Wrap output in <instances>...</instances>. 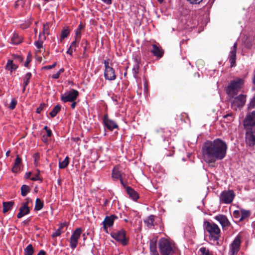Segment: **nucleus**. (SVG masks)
Wrapping results in <instances>:
<instances>
[{"mask_svg": "<svg viewBox=\"0 0 255 255\" xmlns=\"http://www.w3.org/2000/svg\"><path fill=\"white\" fill-rule=\"evenodd\" d=\"M227 148L226 143L220 138L207 141L202 147L205 161L208 163H214L217 160L223 159L226 156Z\"/></svg>", "mask_w": 255, "mask_h": 255, "instance_id": "1", "label": "nucleus"}, {"mask_svg": "<svg viewBox=\"0 0 255 255\" xmlns=\"http://www.w3.org/2000/svg\"><path fill=\"white\" fill-rule=\"evenodd\" d=\"M205 229L210 235L209 239L214 244L219 245V240L220 237V229L218 226L214 223H210L205 221L204 222Z\"/></svg>", "mask_w": 255, "mask_h": 255, "instance_id": "2", "label": "nucleus"}, {"mask_svg": "<svg viewBox=\"0 0 255 255\" xmlns=\"http://www.w3.org/2000/svg\"><path fill=\"white\" fill-rule=\"evenodd\" d=\"M245 83V81L243 78H236L233 80L231 81L230 83L226 88L225 91L226 94L231 98L237 95L241 90Z\"/></svg>", "mask_w": 255, "mask_h": 255, "instance_id": "3", "label": "nucleus"}, {"mask_svg": "<svg viewBox=\"0 0 255 255\" xmlns=\"http://www.w3.org/2000/svg\"><path fill=\"white\" fill-rule=\"evenodd\" d=\"M245 119L244 120V126L246 130L245 141L250 146L255 145V129Z\"/></svg>", "mask_w": 255, "mask_h": 255, "instance_id": "4", "label": "nucleus"}, {"mask_svg": "<svg viewBox=\"0 0 255 255\" xmlns=\"http://www.w3.org/2000/svg\"><path fill=\"white\" fill-rule=\"evenodd\" d=\"M158 248L162 255H172L174 253L173 245L164 238L160 239L158 241Z\"/></svg>", "mask_w": 255, "mask_h": 255, "instance_id": "5", "label": "nucleus"}, {"mask_svg": "<svg viewBox=\"0 0 255 255\" xmlns=\"http://www.w3.org/2000/svg\"><path fill=\"white\" fill-rule=\"evenodd\" d=\"M111 235L113 239L121 243L123 246H126L128 244V239L126 237V232L123 229L111 233Z\"/></svg>", "mask_w": 255, "mask_h": 255, "instance_id": "6", "label": "nucleus"}, {"mask_svg": "<svg viewBox=\"0 0 255 255\" xmlns=\"http://www.w3.org/2000/svg\"><path fill=\"white\" fill-rule=\"evenodd\" d=\"M79 95L78 91L75 89H71L66 92L61 96V100L64 103L73 102L75 101Z\"/></svg>", "mask_w": 255, "mask_h": 255, "instance_id": "7", "label": "nucleus"}, {"mask_svg": "<svg viewBox=\"0 0 255 255\" xmlns=\"http://www.w3.org/2000/svg\"><path fill=\"white\" fill-rule=\"evenodd\" d=\"M246 102V95L240 94L234 98L232 102V107L237 110V108L243 107Z\"/></svg>", "mask_w": 255, "mask_h": 255, "instance_id": "8", "label": "nucleus"}, {"mask_svg": "<svg viewBox=\"0 0 255 255\" xmlns=\"http://www.w3.org/2000/svg\"><path fill=\"white\" fill-rule=\"evenodd\" d=\"M235 196L232 190L224 191L220 195V202L225 204H230L233 201Z\"/></svg>", "mask_w": 255, "mask_h": 255, "instance_id": "9", "label": "nucleus"}, {"mask_svg": "<svg viewBox=\"0 0 255 255\" xmlns=\"http://www.w3.org/2000/svg\"><path fill=\"white\" fill-rule=\"evenodd\" d=\"M82 231V229L79 228L76 229L72 234L70 240V246L71 249H74L77 247Z\"/></svg>", "mask_w": 255, "mask_h": 255, "instance_id": "10", "label": "nucleus"}, {"mask_svg": "<svg viewBox=\"0 0 255 255\" xmlns=\"http://www.w3.org/2000/svg\"><path fill=\"white\" fill-rule=\"evenodd\" d=\"M241 244V237L237 236L230 246V255H235L238 254L240 249Z\"/></svg>", "mask_w": 255, "mask_h": 255, "instance_id": "11", "label": "nucleus"}, {"mask_svg": "<svg viewBox=\"0 0 255 255\" xmlns=\"http://www.w3.org/2000/svg\"><path fill=\"white\" fill-rule=\"evenodd\" d=\"M103 123L105 126L111 131H112L115 128H118V125L113 120L109 119L107 114L105 115L103 117Z\"/></svg>", "mask_w": 255, "mask_h": 255, "instance_id": "12", "label": "nucleus"}, {"mask_svg": "<svg viewBox=\"0 0 255 255\" xmlns=\"http://www.w3.org/2000/svg\"><path fill=\"white\" fill-rule=\"evenodd\" d=\"M116 219H117V217L114 215H112L110 216H106L105 219L102 222L104 230L107 232L108 227H112L114 224V221Z\"/></svg>", "mask_w": 255, "mask_h": 255, "instance_id": "13", "label": "nucleus"}, {"mask_svg": "<svg viewBox=\"0 0 255 255\" xmlns=\"http://www.w3.org/2000/svg\"><path fill=\"white\" fill-rule=\"evenodd\" d=\"M237 43L235 42L231 48L230 54L229 56V62L231 63V67H233L236 65V52H237Z\"/></svg>", "mask_w": 255, "mask_h": 255, "instance_id": "14", "label": "nucleus"}, {"mask_svg": "<svg viewBox=\"0 0 255 255\" xmlns=\"http://www.w3.org/2000/svg\"><path fill=\"white\" fill-rule=\"evenodd\" d=\"M151 52L154 56L158 58H161L164 54V51L161 48L156 44L152 45V48L150 50Z\"/></svg>", "mask_w": 255, "mask_h": 255, "instance_id": "15", "label": "nucleus"}, {"mask_svg": "<svg viewBox=\"0 0 255 255\" xmlns=\"http://www.w3.org/2000/svg\"><path fill=\"white\" fill-rule=\"evenodd\" d=\"M214 219L220 223L223 228L229 227L230 225V222L225 215L220 214L216 216Z\"/></svg>", "mask_w": 255, "mask_h": 255, "instance_id": "16", "label": "nucleus"}, {"mask_svg": "<svg viewBox=\"0 0 255 255\" xmlns=\"http://www.w3.org/2000/svg\"><path fill=\"white\" fill-rule=\"evenodd\" d=\"M104 76L106 79L108 80H114L116 78L114 69L111 68H108L105 69Z\"/></svg>", "mask_w": 255, "mask_h": 255, "instance_id": "17", "label": "nucleus"}, {"mask_svg": "<svg viewBox=\"0 0 255 255\" xmlns=\"http://www.w3.org/2000/svg\"><path fill=\"white\" fill-rule=\"evenodd\" d=\"M134 59V65L132 68V73L134 77L135 78L138 73V70L139 68V64L140 63V59L138 56H135L133 58Z\"/></svg>", "mask_w": 255, "mask_h": 255, "instance_id": "18", "label": "nucleus"}, {"mask_svg": "<svg viewBox=\"0 0 255 255\" xmlns=\"http://www.w3.org/2000/svg\"><path fill=\"white\" fill-rule=\"evenodd\" d=\"M245 119L248 121V123L255 129V111L248 114Z\"/></svg>", "mask_w": 255, "mask_h": 255, "instance_id": "19", "label": "nucleus"}, {"mask_svg": "<svg viewBox=\"0 0 255 255\" xmlns=\"http://www.w3.org/2000/svg\"><path fill=\"white\" fill-rule=\"evenodd\" d=\"M19 210V212L17 215L18 218H22L23 216L28 214L30 212L29 207L25 205H21Z\"/></svg>", "mask_w": 255, "mask_h": 255, "instance_id": "20", "label": "nucleus"}, {"mask_svg": "<svg viewBox=\"0 0 255 255\" xmlns=\"http://www.w3.org/2000/svg\"><path fill=\"white\" fill-rule=\"evenodd\" d=\"M127 192L129 197L133 200L136 201L139 198V195L137 193L130 187H127Z\"/></svg>", "mask_w": 255, "mask_h": 255, "instance_id": "21", "label": "nucleus"}, {"mask_svg": "<svg viewBox=\"0 0 255 255\" xmlns=\"http://www.w3.org/2000/svg\"><path fill=\"white\" fill-rule=\"evenodd\" d=\"M21 158L19 157V156L18 155H17L16 158L15 159L14 164L12 168V171L13 172L16 173L20 170V164L21 163Z\"/></svg>", "mask_w": 255, "mask_h": 255, "instance_id": "22", "label": "nucleus"}, {"mask_svg": "<svg viewBox=\"0 0 255 255\" xmlns=\"http://www.w3.org/2000/svg\"><path fill=\"white\" fill-rule=\"evenodd\" d=\"M18 66L13 63L12 60L8 59L5 65V69L11 72L17 68Z\"/></svg>", "mask_w": 255, "mask_h": 255, "instance_id": "23", "label": "nucleus"}, {"mask_svg": "<svg viewBox=\"0 0 255 255\" xmlns=\"http://www.w3.org/2000/svg\"><path fill=\"white\" fill-rule=\"evenodd\" d=\"M149 248L151 254L152 255H159V254L156 250V241L151 240L149 244Z\"/></svg>", "mask_w": 255, "mask_h": 255, "instance_id": "24", "label": "nucleus"}, {"mask_svg": "<svg viewBox=\"0 0 255 255\" xmlns=\"http://www.w3.org/2000/svg\"><path fill=\"white\" fill-rule=\"evenodd\" d=\"M14 202L12 201L3 202V212L5 213L9 211L12 207Z\"/></svg>", "mask_w": 255, "mask_h": 255, "instance_id": "25", "label": "nucleus"}, {"mask_svg": "<svg viewBox=\"0 0 255 255\" xmlns=\"http://www.w3.org/2000/svg\"><path fill=\"white\" fill-rule=\"evenodd\" d=\"M251 215V212L249 210L245 209L241 210V217L239 219L240 221L244 220L248 218Z\"/></svg>", "mask_w": 255, "mask_h": 255, "instance_id": "26", "label": "nucleus"}, {"mask_svg": "<svg viewBox=\"0 0 255 255\" xmlns=\"http://www.w3.org/2000/svg\"><path fill=\"white\" fill-rule=\"evenodd\" d=\"M112 177L117 179L122 178V175L118 167L116 166L113 168L112 171Z\"/></svg>", "mask_w": 255, "mask_h": 255, "instance_id": "27", "label": "nucleus"}, {"mask_svg": "<svg viewBox=\"0 0 255 255\" xmlns=\"http://www.w3.org/2000/svg\"><path fill=\"white\" fill-rule=\"evenodd\" d=\"M154 221V216L153 215H150L144 220V223L148 228H151L153 226Z\"/></svg>", "mask_w": 255, "mask_h": 255, "instance_id": "28", "label": "nucleus"}, {"mask_svg": "<svg viewBox=\"0 0 255 255\" xmlns=\"http://www.w3.org/2000/svg\"><path fill=\"white\" fill-rule=\"evenodd\" d=\"M11 42L13 44H18L22 41L21 38L16 33H14L11 39Z\"/></svg>", "mask_w": 255, "mask_h": 255, "instance_id": "29", "label": "nucleus"}, {"mask_svg": "<svg viewBox=\"0 0 255 255\" xmlns=\"http://www.w3.org/2000/svg\"><path fill=\"white\" fill-rule=\"evenodd\" d=\"M200 255H215L214 253L210 251L209 249L205 247H202L199 250Z\"/></svg>", "mask_w": 255, "mask_h": 255, "instance_id": "30", "label": "nucleus"}, {"mask_svg": "<svg viewBox=\"0 0 255 255\" xmlns=\"http://www.w3.org/2000/svg\"><path fill=\"white\" fill-rule=\"evenodd\" d=\"M34 253V250L32 245H28L24 250V255H33Z\"/></svg>", "mask_w": 255, "mask_h": 255, "instance_id": "31", "label": "nucleus"}, {"mask_svg": "<svg viewBox=\"0 0 255 255\" xmlns=\"http://www.w3.org/2000/svg\"><path fill=\"white\" fill-rule=\"evenodd\" d=\"M61 106L59 105H57L55 106L51 112L49 113L50 116L52 118H54L61 110Z\"/></svg>", "mask_w": 255, "mask_h": 255, "instance_id": "32", "label": "nucleus"}, {"mask_svg": "<svg viewBox=\"0 0 255 255\" xmlns=\"http://www.w3.org/2000/svg\"><path fill=\"white\" fill-rule=\"evenodd\" d=\"M69 162V158L68 156H66L64 160L59 162V167L60 169H64L66 168Z\"/></svg>", "mask_w": 255, "mask_h": 255, "instance_id": "33", "label": "nucleus"}, {"mask_svg": "<svg viewBox=\"0 0 255 255\" xmlns=\"http://www.w3.org/2000/svg\"><path fill=\"white\" fill-rule=\"evenodd\" d=\"M84 28V26L82 25L81 22L78 25V28L76 29L75 32V37L76 39H78V41H80L81 39V29Z\"/></svg>", "mask_w": 255, "mask_h": 255, "instance_id": "34", "label": "nucleus"}, {"mask_svg": "<svg viewBox=\"0 0 255 255\" xmlns=\"http://www.w3.org/2000/svg\"><path fill=\"white\" fill-rule=\"evenodd\" d=\"M30 191V188L28 186L23 185L21 187V194L25 197Z\"/></svg>", "mask_w": 255, "mask_h": 255, "instance_id": "35", "label": "nucleus"}, {"mask_svg": "<svg viewBox=\"0 0 255 255\" xmlns=\"http://www.w3.org/2000/svg\"><path fill=\"white\" fill-rule=\"evenodd\" d=\"M43 207V202L39 198H37L35 201V210L39 211L42 209Z\"/></svg>", "mask_w": 255, "mask_h": 255, "instance_id": "36", "label": "nucleus"}, {"mask_svg": "<svg viewBox=\"0 0 255 255\" xmlns=\"http://www.w3.org/2000/svg\"><path fill=\"white\" fill-rule=\"evenodd\" d=\"M31 77V74L30 72L27 73L23 77V84L24 87H26L29 83V80Z\"/></svg>", "mask_w": 255, "mask_h": 255, "instance_id": "37", "label": "nucleus"}, {"mask_svg": "<svg viewBox=\"0 0 255 255\" xmlns=\"http://www.w3.org/2000/svg\"><path fill=\"white\" fill-rule=\"evenodd\" d=\"M16 105L17 101L15 99L13 98L11 100L8 108H9L10 110H13L15 108Z\"/></svg>", "mask_w": 255, "mask_h": 255, "instance_id": "38", "label": "nucleus"}, {"mask_svg": "<svg viewBox=\"0 0 255 255\" xmlns=\"http://www.w3.org/2000/svg\"><path fill=\"white\" fill-rule=\"evenodd\" d=\"M69 34V31L68 29H63L61 31V39H64Z\"/></svg>", "mask_w": 255, "mask_h": 255, "instance_id": "39", "label": "nucleus"}, {"mask_svg": "<svg viewBox=\"0 0 255 255\" xmlns=\"http://www.w3.org/2000/svg\"><path fill=\"white\" fill-rule=\"evenodd\" d=\"M223 118L226 119L229 121H232L234 119V114L232 113H230L223 116Z\"/></svg>", "mask_w": 255, "mask_h": 255, "instance_id": "40", "label": "nucleus"}, {"mask_svg": "<svg viewBox=\"0 0 255 255\" xmlns=\"http://www.w3.org/2000/svg\"><path fill=\"white\" fill-rule=\"evenodd\" d=\"M30 179L32 181L40 180V182H42V179L39 177V171L38 170L34 176L30 178Z\"/></svg>", "mask_w": 255, "mask_h": 255, "instance_id": "41", "label": "nucleus"}, {"mask_svg": "<svg viewBox=\"0 0 255 255\" xmlns=\"http://www.w3.org/2000/svg\"><path fill=\"white\" fill-rule=\"evenodd\" d=\"M62 233L63 231L60 228H58L55 231L54 233H53V234L52 235V237L55 238L59 236Z\"/></svg>", "mask_w": 255, "mask_h": 255, "instance_id": "42", "label": "nucleus"}, {"mask_svg": "<svg viewBox=\"0 0 255 255\" xmlns=\"http://www.w3.org/2000/svg\"><path fill=\"white\" fill-rule=\"evenodd\" d=\"M79 42V41H78V39H76L75 37V40L71 43L70 47L74 49V50H75V48L78 46V43Z\"/></svg>", "mask_w": 255, "mask_h": 255, "instance_id": "43", "label": "nucleus"}, {"mask_svg": "<svg viewBox=\"0 0 255 255\" xmlns=\"http://www.w3.org/2000/svg\"><path fill=\"white\" fill-rule=\"evenodd\" d=\"M255 107V97L252 98L249 103V108L250 109L254 108Z\"/></svg>", "mask_w": 255, "mask_h": 255, "instance_id": "44", "label": "nucleus"}, {"mask_svg": "<svg viewBox=\"0 0 255 255\" xmlns=\"http://www.w3.org/2000/svg\"><path fill=\"white\" fill-rule=\"evenodd\" d=\"M35 46L40 49L43 47V42L41 40H38L35 42Z\"/></svg>", "mask_w": 255, "mask_h": 255, "instance_id": "45", "label": "nucleus"}, {"mask_svg": "<svg viewBox=\"0 0 255 255\" xmlns=\"http://www.w3.org/2000/svg\"><path fill=\"white\" fill-rule=\"evenodd\" d=\"M46 107V105L44 104H41L39 107H38L36 109V113L38 114H40L41 112L43 110L44 107Z\"/></svg>", "mask_w": 255, "mask_h": 255, "instance_id": "46", "label": "nucleus"}, {"mask_svg": "<svg viewBox=\"0 0 255 255\" xmlns=\"http://www.w3.org/2000/svg\"><path fill=\"white\" fill-rule=\"evenodd\" d=\"M31 60V56L30 54L27 57V59L25 62L24 63V66L27 67L28 66V64Z\"/></svg>", "mask_w": 255, "mask_h": 255, "instance_id": "47", "label": "nucleus"}, {"mask_svg": "<svg viewBox=\"0 0 255 255\" xmlns=\"http://www.w3.org/2000/svg\"><path fill=\"white\" fill-rule=\"evenodd\" d=\"M233 215L235 218H238L241 217V211L236 210L233 212Z\"/></svg>", "mask_w": 255, "mask_h": 255, "instance_id": "48", "label": "nucleus"}, {"mask_svg": "<svg viewBox=\"0 0 255 255\" xmlns=\"http://www.w3.org/2000/svg\"><path fill=\"white\" fill-rule=\"evenodd\" d=\"M192 4H199L202 0H188Z\"/></svg>", "mask_w": 255, "mask_h": 255, "instance_id": "49", "label": "nucleus"}, {"mask_svg": "<svg viewBox=\"0 0 255 255\" xmlns=\"http://www.w3.org/2000/svg\"><path fill=\"white\" fill-rule=\"evenodd\" d=\"M48 23L43 24V32L44 33H48Z\"/></svg>", "mask_w": 255, "mask_h": 255, "instance_id": "50", "label": "nucleus"}, {"mask_svg": "<svg viewBox=\"0 0 255 255\" xmlns=\"http://www.w3.org/2000/svg\"><path fill=\"white\" fill-rule=\"evenodd\" d=\"M56 65V62H55L52 65L46 66L45 67V68L46 69H51L54 68L55 67Z\"/></svg>", "mask_w": 255, "mask_h": 255, "instance_id": "51", "label": "nucleus"}, {"mask_svg": "<svg viewBox=\"0 0 255 255\" xmlns=\"http://www.w3.org/2000/svg\"><path fill=\"white\" fill-rule=\"evenodd\" d=\"M14 59L19 62H22L23 61V58L20 55L15 56Z\"/></svg>", "mask_w": 255, "mask_h": 255, "instance_id": "52", "label": "nucleus"}, {"mask_svg": "<svg viewBox=\"0 0 255 255\" xmlns=\"http://www.w3.org/2000/svg\"><path fill=\"white\" fill-rule=\"evenodd\" d=\"M104 63L105 65V69H108V68H111V67L109 66V62L108 60H104Z\"/></svg>", "mask_w": 255, "mask_h": 255, "instance_id": "53", "label": "nucleus"}, {"mask_svg": "<svg viewBox=\"0 0 255 255\" xmlns=\"http://www.w3.org/2000/svg\"><path fill=\"white\" fill-rule=\"evenodd\" d=\"M32 201L30 199L27 198L26 199H25V202H24V203H22V205H27L28 206V204H29V202H31Z\"/></svg>", "mask_w": 255, "mask_h": 255, "instance_id": "54", "label": "nucleus"}, {"mask_svg": "<svg viewBox=\"0 0 255 255\" xmlns=\"http://www.w3.org/2000/svg\"><path fill=\"white\" fill-rule=\"evenodd\" d=\"M66 226H67L66 222L61 223L60 224L59 228H60V229H61L62 230L63 228Z\"/></svg>", "mask_w": 255, "mask_h": 255, "instance_id": "55", "label": "nucleus"}, {"mask_svg": "<svg viewBox=\"0 0 255 255\" xmlns=\"http://www.w3.org/2000/svg\"><path fill=\"white\" fill-rule=\"evenodd\" d=\"M73 48H71V47H69L68 49V50L67 51V53L70 55H72V53H73Z\"/></svg>", "mask_w": 255, "mask_h": 255, "instance_id": "56", "label": "nucleus"}, {"mask_svg": "<svg viewBox=\"0 0 255 255\" xmlns=\"http://www.w3.org/2000/svg\"><path fill=\"white\" fill-rule=\"evenodd\" d=\"M60 74L57 72L52 76V78L55 79H57L59 77Z\"/></svg>", "mask_w": 255, "mask_h": 255, "instance_id": "57", "label": "nucleus"}, {"mask_svg": "<svg viewBox=\"0 0 255 255\" xmlns=\"http://www.w3.org/2000/svg\"><path fill=\"white\" fill-rule=\"evenodd\" d=\"M72 103L71 104V107L72 109H75L76 105H77V102H75V101H73V102H71Z\"/></svg>", "mask_w": 255, "mask_h": 255, "instance_id": "58", "label": "nucleus"}, {"mask_svg": "<svg viewBox=\"0 0 255 255\" xmlns=\"http://www.w3.org/2000/svg\"><path fill=\"white\" fill-rule=\"evenodd\" d=\"M46 133H47V136L49 137H51V136L52 135V134L51 129L47 130Z\"/></svg>", "mask_w": 255, "mask_h": 255, "instance_id": "59", "label": "nucleus"}, {"mask_svg": "<svg viewBox=\"0 0 255 255\" xmlns=\"http://www.w3.org/2000/svg\"><path fill=\"white\" fill-rule=\"evenodd\" d=\"M103 2L107 4H110L112 3V0H101Z\"/></svg>", "mask_w": 255, "mask_h": 255, "instance_id": "60", "label": "nucleus"}, {"mask_svg": "<svg viewBox=\"0 0 255 255\" xmlns=\"http://www.w3.org/2000/svg\"><path fill=\"white\" fill-rule=\"evenodd\" d=\"M45 254H46L45 252L42 250L39 252V253L37 254V255H45Z\"/></svg>", "mask_w": 255, "mask_h": 255, "instance_id": "61", "label": "nucleus"}, {"mask_svg": "<svg viewBox=\"0 0 255 255\" xmlns=\"http://www.w3.org/2000/svg\"><path fill=\"white\" fill-rule=\"evenodd\" d=\"M31 174V173L30 172L26 173V174H25L26 178H30Z\"/></svg>", "mask_w": 255, "mask_h": 255, "instance_id": "62", "label": "nucleus"}, {"mask_svg": "<svg viewBox=\"0 0 255 255\" xmlns=\"http://www.w3.org/2000/svg\"><path fill=\"white\" fill-rule=\"evenodd\" d=\"M120 182H121V183L122 184V185L124 186V187H126V184L125 183L123 179L122 178L120 179Z\"/></svg>", "mask_w": 255, "mask_h": 255, "instance_id": "63", "label": "nucleus"}, {"mask_svg": "<svg viewBox=\"0 0 255 255\" xmlns=\"http://www.w3.org/2000/svg\"><path fill=\"white\" fill-rule=\"evenodd\" d=\"M253 84H254V87L253 88V90H255V75L253 79Z\"/></svg>", "mask_w": 255, "mask_h": 255, "instance_id": "64", "label": "nucleus"}]
</instances>
